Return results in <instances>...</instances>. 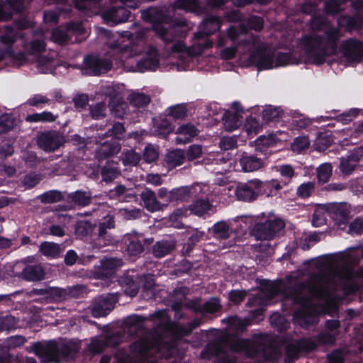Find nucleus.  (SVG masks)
<instances>
[{"instance_id":"nucleus-1","label":"nucleus","mask_w":363,"mask_h":363,"mask_svg":"<svg viewBox=\"0 0 363 363\" xmlns=\"http://www.w3.org/2000/svg\"><path fill=\"white\" fill-rule=\"evenodd\" d=\"M358 260L352 254L341 252L325 255L316 262L319 273L311 277L308 291L313 298H316L320 306L316 308L311 301L307 307L314 313H326L333 306V291L337 286L342 287L347 293L356 289L353 283L355 277L363 275V269L355 271Z\"/></svg>"},{"instance_id":"nucleus-2","label":"nucleus","mask_w":363,"mask_h":363,"mask_svg":"<svg viewBox=\"0 0 363 363\" xmlns=\"http://www.w3.org/2000/svg\"><path fill=\"white\" fill-rule=\"evenodd\" d=\"M141 16L145 21L152 23V29L156 35L165 43H174L172 51L174 53H185L189 56L201 55L204 49L212 46V42L207 36L219 30L221 21L217 16H208L199 26V30L194 34L191 46L186 48L184 43L177 40L191 29L186 21L181 20L173 25L169 24V18L164 9L150 8L142 11Z\"/></svg>"},{"instance_id":"nucleus-3","label":"nucleus","mask_w":363,"mask_h":363,"mask_svg":"<svg viewBox=\"0 0 363 363\" xmlns=\"http://www.w3.org/2000/svg\"><path fill=\"white\" fill-rule=\"evenodd\" d=\"M230 350L234 352H244L247 356L254 357L259 354L268 361L276 360L279 354L273 347L271 337L259 335L252 340L236 339L230 341L228 335H225L217 341L209 344L203 352L204 358L215 357V363H235V359L228 354Z\"/></svg>"},{"instance_id":"nucleus-4","label":"nucleus","mask_w":363,"mask_h":363,"mask_svg":"<svg viewBox=\"0 0 363 363\" xmlns=\"http://www.w3.org/2000/svg\"><path fill=\"white\" fill-rule=\"evenodd\" d=\"M278 294L282 297L284 310H292L295 305L294 275H288L284 279L277 281H267L262 285V289L250 297L246 303V306L250 308L251 318L255 319L262 315L267 302Z\"/></svg>"},{"instance_id":"nucleus-5","label":"nucleus","mask_w":363,"mask_h":363,"mask_svg":"<svg viewBox=\"0 0 363 363\" xmlns=\"http://www.w3.org/2000/svg\"><path fill=\"white\" fill-rule=\"evenodd\" d=\"M312 26L318 30H323L324 38L318 34H313L307 43L308 56L314 58L318 62L324 56L334 54L337 50V43L342 34L338 28L319 18H314Z\"/></svg>"},{"instance_id":"nucleus-6","label":"nucleus","mask_w":363,"mask_h":363,"mask_svg":"<svg viewBox=\"0 0 363 363\" xmlns=\"http://www.w3.org/2000/svg\"><path fill=\"white\" fill-rule=\"evenodd\" d=\"M109 47L113 52L121 54V60L123 62V66L129 72H144L147 70L155 69L159 65V57L157 50L150 47L145 52V56L140 60H137L135 65H130L128 60L140 55L142 52V48L139 44L135 45L132 42L128 44H122L118 41L111 43Z\"/></svg>"},{"instance_id":"nucleus-7","label":"nucleus","mask_w":363,"mask_h":363,"mask_svg":"<svg viewBox=\"0 0 363 363\" xmlns=\"http://www.w3.org/2000/svg\"><path fill=\"white\" fill-rule=\"evenodd\" d=\"M80 341L64 340L60 342L49 341L45 344L34 345V352L40 359L41 362H58L62 357H74L79 350Z\"/></svg>"},{"instance_id":"nucleus-8","label":"nucleus","mask_w":363,"mask_h":363,"mask_svg":"<svg viewBox=\"0 0 363 363\" xmlns=\"http://www.w3.org/2000/svg\"><path fill=\"white\" fill-rule=\"evenodd\" d=\"M245 45L249 48L250 62L255 64L262 69L275 68L276 55L270 50L265 49L264 45L257 36L252 35L245 42Z\"/></svg>"},{"instance_id":"nucleus-9","label":"nucleus","mask_w":363,"mask_h":363,"mask_svg":"<svg viewBox=\"0 0 363 363\" xmlns=\"http://www.w3.org/2000/svg\"><path fill=\"white\" fill-rule=\"evenodd\" d=\"M262 186V182L256 179L245 183L231 184L228 187V189L230 191H233L238 200L252 201L257 198Z\"/></svg>"},{"instance_id":"nucleus-10","label":"nucleus","mask_w":363,"mask_h":363,"mask_svg":"<svg viewBox=\"0 0 363 363\" xmlns=\"http://www.w3.org/2000/svg\"><path fill=\"white\" fill-rule=\"evenodd\" d=\"M284 226V224L281 220H267L264 223H256L251 233L257 240H270Z\"/></svg>"},{"instance_id":"nucleus-11","label":"nucleus","mask_w":363,"mask_h":363,"mask_svg":"<svg viewBox=\"0 0 363 363\" xmlns=\"http://www.w3.org/2000/svg\"><path fill=\"white\" fill-rule=\"evenodd\" d=\"M65 143L64 135L57 131L50 130L43 132L38 136L37 144L45 152L55 151Z\"/></svg>"},{"instance_id":"nucleus-12","label":"nucleus","mask_w":363,"mask_h":363,"mask_svg":"<svg viewBox=\"0 0 363 363\" xmlns=\"http://www.w3.org/2000/svg\"><path fill=\"white\" fill-rule=\"evenodd\" d=\"M125 250L129 257H135L145 250V246L150 245L152 239L145 238L142 234L132 233L124 235Z\"/></svg>"},{"instance_id":"nucleus-13","label":"nucleus","mask_w":363,"mask_h":363,"mask_svg":"<svg viewBox=\"0 0 363 363\" xmlns=\"http://www.w3.org/2000/svg\"><path fill=\"white\" fill-rule=\"evenodd\" d=\"M84 74L91 75H99L107 72L111 68L112 63L110 60L99 56L90 55L84 60Z\"/></svg>"},{"instance_id":"nucleus-14","label":"nucleus","mask_w":363,"mask_h":363,"mask_svg":"<svg viewBox=\"0 0 363 363\" xmlns=\"http://www.w3.org/2000/svg\"><path fill=\"white\" fill-rule=\"evenodd\" d=\"M118 300L116 294H108L96 298L91 307V313L95 318L106 315L114 308Z\"/></svg>"},{"instance_id":"nucleus-15","label":"nucleus","mask_w":363,"mask_h":363,"mask_svg":"<svg viewBox=\"0 0 363 363\" xmlns=\"http://www.w3.org/2000/svg\"><path fill=\"white\" fill-rule=\"evenodd\" d=\"M340 52L348 62H359L363 60V43L355 39H348L342 43Z\"/></svg>"},{"instance_id":"nucleus-16","label":"nucleus","mask_w":363,"mask_h":363,"mask_svg":"<svg viewBox=\"0 0 363 363\" xmlns=\"http://www.w3.org/2000/svg\"><path fill=\"white\" fill-rule=\"evenodd\" d=\"M264 21L261 17L253 16L248 18L247 26L244 23L239 25V26H230L228 29V36L232 40H235L242 33H245L249 28L253 29L256 31H259L262 29Z\"/></svg>"},{"instance_id":"nucleus-17","label":"nucleus","mask_w":363,"mask_h":363,"mask_svg":"<svg viewBox=\"0 0 363 363\" xmlns=\"http://www.w3.org/2000/svg\"><path fill=\"white\" fill-rule=\"evenodd\" d=\"M352 6L359 13V15L353 18L342 16L337 20L340 27H345L350 31L363 26V19L360 16L363 12V0H356L355 2L352 3Z\"/></svg>"},{"instance_id":"nucleus-18","label":"nucleus","mask_w":363,"mask_h":363,"mask_svg":"<svg viewBox=\"0 0 363 363\" xmlns=\"http://www.w3.org/2000/svg\"><path fill=\"white\" fill-rule=\"evenodd\" d=\"M74 32L78 34H82L84 29L80 23H70L67 25L66 29L56 28L52 33V40L58 44H64L69 39V32Z\"/></svg>"},{"instance_id":"nucleus-19","label":"nucleus","mask_w":363,"mask_h":363,"mask_svg":"<svg viewBox=\"0 0 363 363\" xmlns=\"http://www.w3.org/2000/svg\"><path fill=\"white\" fill-rule=\"evenodd\" d=\"M123 261L120 258L109 257L104 258L101 261V267L98 274L99 278H110L113 277L116 271L123 266Z\"/></svg>"},{"instance_id":"nucleus-20","label":"nucleus","mask_w":363,"mask_h":363,"mask_svg":"<svg viewBox=\"0 0 363 363\" xmlns=\"http://www.w3.org/2000/svg\"><path fill=\"white\" fill-rule=\"evenodd\" d=\"M199 130L191 123H187L179 125L175 132L178 135L175 138L177 144H185L191 141L192 138L197 136Z\"/></svg>"},{"instance_id":"nucleus-21","label":"nucleus","mask_w":363,"mask_h":363,"mask_svg":"<svg viewBox=\"0 0 363 363\" xmlns=\"http://www.w3.org/2000/svg\"><path fill=\"white\" fill-rule=\"evenodd\" d=\"M187 308H191L196 312L201 313H213L220 309V304L218 298H213L201 304L199 301H192L186 303Z\"/></svg>"},{"instance_id":"nucleus-22","label":"nucleus","mask_w":363,"mask_h":363,"mask_svg":"<svg viewBox=\"0 0 363 363\" xmlns=\"http://www.w3.org/2000/svg\"><path fill=\"white\" fill-rule=\"evenodd\" d=\"M327 208L328 216L337 223H344L350 214V208L346 203H329Z\"/></svg>"},{"instance_id":"nucleus-23","label":"nucleus","mask_w":363,"mask_h":363,"mask_svg":"<svg viewBox=\"0 0 363 363\" xmlns=\"http://www.w3.org/2000/svg\"><path fill=\"white\" fill-rule=\"evenodd\" d=\"M241 169L245 172L257 171L264 167V160L257 157L247 153H243L239 159Z\"/></svg>"},{"instance_id":"nucleus-24","label":"nucleus","mask_w":363,"mask_h":363,"mask_svg":"<svg viewBox=\"0 0 363 363\" xmlns=\"http://www.w3.org/2000/svg\"><path fill=\"white\" fill-rule=\"evenodd\" d=\"M130 11L123 6H113L104 13V18L113 24L125 22L129 17Z\"/></svg>"},{"instance_id":"nucleus-25","label":"nucleus","mask_w":363,"mask_h":363,"mask_svg":"<svg viewBox=\"0 0 363 363\" xmlns=\"http://www.w3.org/2000/svg\"><path fill=\"white\" fill-rule=\"evenodd\" d=\"M140 198L147 210L151 212L158 211L162 209L161 203L157 200L155 193L148 189H145L140 194Z\"/></svg>"},{"instance_id":"nucleus-26","label":"nucleus","mask_w":363,"mask_h":363,"mask_svg":"<svg viewBox=\"0 0 363 363\" xmlns=\"http://www.w3.org/2000/svg\"><path fill=\"white\" fill-rule=\"evenodd\" d=\"M56 53L52 52L50 56L40 55L37 59L38 68L41 73H52L57 65Z\"/></svg>"},{"instance_id":"nucleus-27","label":"nucleus","mask_w":363,"mask_h":363,"mask_svg":"<svg viewBox=\"0 0 363 363\" xmlns=\"http://www.w3.org/2000/svg\"><path fill=\"white\" fill-rule=\"evenodd\" d=\"M176 241L173 239L162 240L153 246V254L157 257H163L174 250Z\"/></svg>"},{"instance_id":"nucleus-28","label":"nucleus","mask_w":363,"mask_h":363,"mask_svg":"<svg viewBox=\"0 0 363 363\" xmlns=\"http://www.w3.org/2000/svg\"><path fill=\"white\" fill-rule=\"evenodd\" d=\"M213 208L208 199H198L192 203L189 207L191 213L202 216L208 213Z\"/></svg>"},{"instance_id":"nucleus-29","label":"nucleus","mask_w":363,"mask_h":363,"mask_svg":"<svg viewBox=\"0 0 363 363\" xmlns=\"http://www.w3.org/2000/svg\"><path fill=\"white\" fill-rule=\"evenodd\" d=\"M121 150V145L116 142H104L96 150L99 158H106L117 154Z\"/></svg>"},{"instance_id":"nucleus-30","label":"nucleus","mask_w":363,"mask_h":363,"mask_svg":"<svg viewBox=\"0 0 363 363\" xmlns=\"http://www.w3.org/2000/svg\"><path fill=\"white\" fill-rule=\"evenodd\" d=\"M22 274L25 279L36 281L44 279L45 272L40 265H28L23 270Z\"/></svg>"},{"instance_id":"nucleus-31","label":"nucleus","mask_w":363,"mask_h":363,"mask_svg":"<svg viewBox=\"0 0 363 363\" xmlns=\"http://www.w3.org/2000/svg\"><path fill=\"white\" fill-rule=\"evenodd\" d=\"M285 347L284 363H294L295 361V345L291 335H284L281 340Z\"/></svg>"},{"instance_id":"nucleus-32","label":"nucleus","mask_w":363,"mask_h":363,"mask_svg":"<svg viewBox=\"0 0 363 363\" xmlns=\"http://www.w3.org/2000/svg\"><path fill=\"white\" fill-rule=\"evenodd\" d=\"M228 323L229 333L238 334L243 332L247 326L250 324V320L247 318H240L238 316L230 317L227 319Z\"/></svg>"},{"instance_id":"nucleus-33","label":"nucleus","mask_w":363,"mask_h":363,"mask_svg":"<svg viewBox=\"0 0 363 363\" xmlns=\"http://www.w3.org/2000/svg\"><path fill=\"white\" fill-rule=\"evenodd\" d=\"M230 225L225 221L216 223L209 230L213 236L218 240H226L230 236Z\"/></svg>"},{"instance_id":"nucleus-34","label":"nucleus","mask_w":363,"mask_h":363,"mask_svg":"<svg viewBox=\"0 0 363 363\" xmlns=\"http://www.w3.org/2000/svg\"><path fill=\"white\" fill-rule=\"evenodd\" d=\"M119 174L120 169L118 167V164L113 161H108L101 171L102 179L106 182H112Z\"/></svg>"},{"instance_id":"nucleus-35","label":"nucleus","mask_w":363,"mask_h":363,"mask_svg":"<svg viewBox=\"0 0 363 363\" xmlns=\"http://www.w3.org/2000/svg\"><path fill=\"white\" fill-rule=\"evenodd\" d=\"M193 188L184 186L176 189L169 192V201H179L188 200L194 193Z\"/></svg>"},{"instance_id":"nucleus-36","label":"nucleus","mask_w":363,"mask_h":363,"mask_svg":"<svg viewBox=\"0 0 363 363\" xmlns=\"http://www.w3.org/2000/svg\"><path fill=\"white\" fill-rule=\"evenodd\" d=\"M109 108L112 114L118 118L124 117L128 112V104L121 98L112 99Z\"/></svg>"},{"instance_id":"nucleus-37","label":"nucleus","mask_w":363,"mask_h":363,"mask_svg":"<svg viewBox=\"0 0 363 363\" xmlns=\"http://www.w3.org/2000/svg\"><path fill=\"white\" fill-rule=\"evenodd\" d=\"M20 35V32L17 28L6 26L4 27V31L0 37V41L7 47L11 48L16 42V38Z\"/></svg>"},{"instance_id":"nucleus-38","label":"nucleus","mask_w":363,"mask_h":363,"mask_svg":"<svg viewBox=\"0 0 363 363\" xmlns=\"http://www.w3.org/2000/svg\"><path fill=\"white\" fill-rule=\"evenodd\" d=\"M225 129L233 131L238 128L242 123V117L238 113L225 112L223 116Z\"/></svg>"},{"instance_id":"nucleus-39","label":"nucleus","mask_w":363,"mask_h":363,"mask_svg":"<svg viewBox=\"0 0 363 363\" xmlns=\"http://www.w3.org/2000/svg\"><path fill=\"white\" fill-rule=\"evenodd\" d=\"M39 249L42 255L52 258L58 257L62 252L60 245L48 241L42 242Z\"/></svg>"},{"instance_id":"nucleus-40","label":"nucleus","mask_w":363,"mask_h":363,"mask_svg":"<svg viewBox=\"0 0 363 363\" xmlns=\"http://www.w3.org/2000/svg\"><path fill=\"white\" fill-rule=\"evenodd\" d=\"M69 199L76 205L86 206L91 202V194L83 191H76L69 194Z\"/></svg>"},{"instance_id":"nucleus-41","label":"nucleus","mask_w":363,"mask_h":363,"mask_svg":"<svg viewBox=\"0 0 363 363\" xmlns=\"http://www.w3.org/2000/svg\"><path fill=\"white\" fill-rule=\"evenodd\" d=\"M167 114L172 116L175 120H182L185 118L188 114L187 105L186 104H179L169 106L167 109Z\"/></svg>"},{"instance_id":"nucleus-42","label":"nucleus","mask_w":363,"mask_h":363,"mask_svg":"<svg viewBox=\"0 0 363 363\" xmlns=\"http://www.w3.org/2000/svg\"><path fill=\"white\" fill-rule=\"evenodd\" d=\"M130 104L135 107L143 108L150 101V98L143 93L132 92L128 96Z\"/></svg>"},{"instance_id":"nucleus-43","label":"nucleus","mask_w":363,"mask_h":363,"mask_svg":"<svg viewBox=\"0 0 363 363\" xmlns=\"http://www.w3.org/2000/svg\"><path fill=\"white\" fill-rule=\"evenodd\" d=\"M328 216L327 205L318 206L313 213L312 223L315 227L321 226L326 223Z\"/></svg>"},{"instance_id":"nucleus-44","label":"nucleus","mask_w":363,"mask_h":363,"mask_svg":"<svg viewBox=\"0 0 363 363\" xmlns=\"http://www.w3.org/2000/svg\"><path fill=\"white\" fill-rule=\"evenodd\" d=\"M57 116L52 113L49 111H44L42 113H33L26 116V120L28 122H43L49 123L55 121Z\"/></svg>"},{"instance_id":"nucleus-45","label":"nucleus","mask_w":363,"mask_h":363,"mask_svg":"<svg viewBox=\"0 0 363 363\" xmlns=\"http://www.w3.org/2000/svg\"><path fill=\"white\" fill-rule=\"evenodd\" d=\"M166 160L169 165L173 167L182 165L185 160L184 152L181 150L172 151L167 155Z\"/></svg>"},{"instance_id":"nucleus-46","label":"nucleus","mask_w":363,"mask_h":363,"mask_svg":"<svg viewBox=\"0 0 363 363\" xmlns=\"http://www.w3.org/2000/svg\"><path fill=\"white\" fill-rule=\"evenodd\" d=\"M62 194L60 191L50 190L38 196L39 200L43 203H53L62 200Z\"/></svg>"},{"instance_id":"nucleus-47","label":"nucleus","mask_w":363,"mask_h":363,"mask_svg":"<svg viewBox=\"0 0 363 363\" xmlns=\"http://www.w3.org/2000/svg\"><path fill=\"white\" fill-rule=\"evenodd\" d=\"M271 325L279 331H284L289 327L288 320L279 313H274L269 318Z\"/></svg>"},{"instance_id":"nucleus-48","label":"nucleus","mask_w":363,"mask_h":363,"mask_svg":"<svg viewBox=\"0 0 363 363\" xmlns=\"http://www.w3.org/2000/svg\"><path fill=\"white\" fill-rule=\"evenodd\" d=\"M172 130L171 123L166 119H162L155 123L154 134L160 137H165Z\"/></svg>"},{"instance_id":"nucleus-49","label":"nucleus","mask_w":363,"mask_h":363,"mask_svg":"<svg viewBox=\"0 0 363 363\" xmlns=\"http://www.w3.org/2000/svg\"><path fill=\"white\" fill-rule=\"evenodd\" d=\"M174 6L176 9H181L195 13H199L200 11L197 0H177L174 2Z\"/></svg>"},{"instance_id":"nucleus-50","label":"nucleus","mask_w":363,"mask_h":363,"mask_svg":"<svg viewBox=\"0 0 363 363\" xmlns=\"http://www.w3.org/2000/svg\"><path fill=\"white\" fill-rule=\"evenodd\" d=\"M332 172L333 167L330 163H323L320 164L317 169L318 181L323 184L328 182L332 175Z\"/></svg>"},{"instance_id":"nucleus-51","label":"nucleus","mask_w":363,"mask_h":363,"mask_svg":"<svg viewBox=\"0 0 363 363\" xmlns=\"http://www.w3.org/2000/svg\"><path fill=\"white\" fill-rule=\"evenodd\" d=\"M281 115V110L272 106H267L262 111V118L266 123L278 121Z\"/></svg>"},{"instance_id":"nucleus-52","label":"nucleus","mask_w":363,"mask_h":363,"mask_svg":"<svg viewBox=\"0 0 363 363\" xmlns=\"http://www.w3.org/2000/svg\"><path fill=\"white\" fill-rule=\"evenodd\" d=\"M140 160V156L132 150H127L121 155V160L124 165L135 166Z\"/></svg>"},{"instance_id":"nucleus-53","label":"nucleus","mask_w":363,"mask_h":363,"mask_svg":"<svg viewBox=\"0 0 363 363\" xmlns=\"http://www.w3.org/2000/svg\"><path fill=\"white\" fill-rule=\"evenodd\" d=\"M244 129L247 135H255L260 131L262 125L255 118L250 117L246 121Z\"/></svg>"},{"instance_id":"nucleus-54","label":"nucleus","mask_w":363,"mask_h":363,"mask_svg":"<svg viewBox=\"0 0 363 363\" xmlns=\"http://www.w3.org/2000/svg\"><path fill=\"white\" fill-rule=\"evenodd\" d=\"M147 30L145 28H141L135 33H131L129 31H123L118 33L121 38H128L131 41L136 40L138 43H143V40L146 36Z\"/></svg>"},{"instance_id":"nucleus-55","label":"nucleus","mask_w":363,"mask_h":363,"mask_svg":"<svg viewBox=\"0 0 363 363\" xmlns=\"http://www.w3.org/2000/svg\"><path fill=\"white\" fill-rule=\"evenodd\" d=\"M187 213L186 209L179 208L177 209L172 214L169 216V221L171 225L175 228H183V223L181 221V218Z\"/></svg>"},{"instance_id":"nucleus-56","label":"nucleus","mask_w":363,"mask_h":363,"mask_svg":"<svg viewBox=\"0 0 363 363\" xmlns=\"http://www.w3.org/2000/svg\"><path fill=\"white\" fill-rule=\"evenodd\" d=\"M123 337L121 331L108 333L105 335L106 344L107 346H116L123 341Z\"/></svg>"},{"instance_id":"nucleus-57","label":"nucleus","mask_w":363,"mask_h":363,"mask_svg":"<svg viewBox=\"0 0 363 363\" xmlns=\"http://www.w3.org/2000/svg\"><path fill=\"white\" fill-rule=\"evenodd\" d=\"M357 165L348 157H342L340 158V169L341 172L346 175L352 174Z\"/></svg>"},{"instance_id":"nucleus-58","label":"nucleus","mask_w":363,"mask_h":363,"mask_svg":"<svg viewBox=\"0 0 363 363\" xmlns=\"http://www.w3.org/2000/svg\"><path fill=\"white\" fill-rule=\"evenodd\" d=\"M118 214L121 217L127 220H134L141 216V211L139 208H120Z\"/></svg>"},{"instance_id":"nucleus-59","label":"nucleus","mask_w":363,"mask_h":363,"mask_svg":"<svg viewBox=\"0 0 363 363\" xmlns=\"http://www.w3.org/2000/svg\"><path fill=\"white\" fill-rule=\"evenodd\" d=\"M107 346L106 344V340L104 337H94L91 339L89 349L93 353H99L103 351L104 347Z\"/></svg>"},{"instance_id":"nucleus-60","label":"nucleus","mask_w":363,"mask_h":363,"mask_svg":"<svg viewBox=\"0 0 363 363\" xmlns=\"http://www.w3.org/2000/svg\"><path fill=\"white\" fill-rule=\"evenodd\" d=\"M125 133V128L123 123H116L113 125L111 130L104 134V136H113V138L121 140L123 138Z\"/></svg>"},{"instance_id":"nucleus-61","label":"nucleus","mask_w":363,"mask_h":363,"mask_svg":"<svg viewBox=\"0 0 363 363\" xmlns=\"http://www.w3.org/2000/svg\"><path fill=\"white\" fill-rule=\"evenodd\" d=\"M106 106L104 103H99L90 106L91 116L96 120L100 119L106 116Z\"/></svg>"},{"instance_id":"nucleus-62","label":"nucleus","mask_w":363,"mask_h":363,"mask_svg":"<svg viewBox=\"0 0 363 363\" xmlns=\"http://www.w3.org/2000/svg\"><path fill=\"white\" fill-rule=\"evenodd\" d=\"M69 293L67 289L58 287H49L48 288V298L53 300H61L65 298Z\"/></svg>"},{"instance_id":"nucleus-63","label":"nucleus","mask_w":363,"mask_h":363,"mask_svg":"<svg viewBox=\"0 0 363 363\" xmlns=\"http://www.w3.org/2000/svg\"><path fill=\"white\" fill-rule=\"evenodd\" d=\"M91 225L86 220H80L75 224V234L80 237L88 235L91 230Z\"/></svg>"},{"instance_id":"nucleus-64","label":"nucleus","mask_w":363,"mask_h":363,"mask_svg":"<svg viewBox=\"0 0 363 363\" xmlns=\"http://www.w3.org/2000/svg\"><path fill=\"white\" fill-rule=\"evenodd\" d=\"M203 153L202 146L200 145H191L186 151V157L189 161H193L201 156Z\"/></svg>"}]
</instances>
